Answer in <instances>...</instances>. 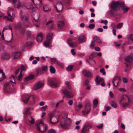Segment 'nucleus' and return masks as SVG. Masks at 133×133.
<instances>
[{
	"label": "nucleus",
	"mask_w": 133,
	"mask_h": 133,
	"mask_svg": "<svg viewBox=\"0 0 133 133\" xmlns=\"http://www.w3.org/2000/svg\"><path fill=\"white\" fill-rule=\"evenodd\" d=\"M39 16L37 13H36L34 17V19L36 22H37L39 18Z\"/></svg>",
	"instance_id": "a19ab883"
},
{
	"label": "nucleus",
	"mask_w": 133,
	"mask_h": 133,
	"mask_svg": "<svg viewBox=\"0 0 133 133\" xmlns=\"http://www.w3.org/2000/svg\"><path fill=\"white\" fill-rule=\"evenodd\" d=\"M123 5V2L119 3L118 1L112 2L111 5V9L114 10H118L121 6Z\"/></svg>",
	"instance_id": "20e7f679"
},
{
	"label": "nucleus",
	"mask_w": 133,
	"mask_h": 133,
	"mask_svg": "<svg viewBox=\"0 0 133 133\" xmlns=\"http://www.w3.org/2000/svg\"><path fill=\"white\" fill-rule=\"evenodd\" d=\"M72 68V66L71 65H69L66 68V70L69 71H70L71 70Z\"/></svg>",
	"instance_id": "5fc2aeb1"
},
{
	"label": "nucleus",
	"mask_w": 133,
	"mask_h": 133,
	"mask_svg": "<svg viewBox=\"0 0 133 133\" xmlns=\"http://www.w3.org/2000/svg\"><path fill=\"white\" fill-rule=\"evenodd\" d=\"M87 61L88 62L89 64L91 65H94L96 64V62L95 61L92 59H89L87 60Z\"/></svg>",
	"instance_id": "473e14b6"
},
{
	"label": "nucleus",
	"mask_w": 133,
	"mask_h": 133,
	"mask_svg": "<svg viewBox=\"0 0 133 133\" xmlns=\"http://www.w3.org/2000/svg\"><path fill=\"white\" fill-rule=\"evenodd\" d=\"M95 27V25L94 24H89L88 26V27L91 29H94Z\"/></svg>",
	"instance_id": "de8ad7c7"
},
{
	"label": "nucleus",
	"mask_w": 133,
	"mask_h": 133,
	"mask_svg": "<svg viewBox=\"0 0 133 133\" xmlns=\"http://www.w3.org/2000/svg\"><path fill=\"white\" fill-rule=\"evenodd\" d=\"M34 76L33 75H31L28 76L26 77L24 79V81H26L30 80H31L34 78Z\"/></svg>",
	"instance_id": "bb28decb"
},
{
	"label": "nucleus",
	"mask_w": 133,
	"mask_h": 133,
	"mask_svg": "<svg viewBox=\"0 0 133 133\" xmlns=\"http://www.w3.org/2000/svg\"><path fill=\"white\" fill-rule=\"evenodd\" d=\"M95 42L94 41H92L90 45V47L91 48H93L95 45Z\"/></svg>",
	"instance_id": "603ef678"
},
{
	"label": "nucleus",
	"mask_w": 133,
	"mask_h": 133,
	"mask_svg": "<svg viewBox=\"0 0 133 133\" xmlns=\"http://www.w3.org/2000/svg\"><path fill=\"white\" fill-rule=\"evenodd\" d=\"M14 59L17 58L21 55V53L20 52H15L14 53Z\"/></svg>",
	"instance_id": "393cba45"
},
{
	"label": "nucleus",
	"mask_w": 133,
	"mask_h": 133,
	"mask_svg": "<svg viewBox=\"0 0 133 133\" xmlns=\"http://www.w3.org/2000/svg\"><path fill=\"white\" fill-rule=\"evenodd\" d=\"M28 120L31 124H33L34 123L35 121L33 118L31 116L30 117V119H29Z\"/></svg>",
	"instance_id": "c03bdc74"
},
{
	"label": "nucleus",
	"mask_w": 133,
	"mask_h": 133,
	"mask_svg": "<svg viewBox=\"0 0 133 133\" xmlns=\"http://www.w3.org/2000/svg\"><path fill=\"white\" fill-rule=\"evenodd\" d=\"M129 39L132 41H133V34H130L129 36Z\"/></svg>",
	"instance_id": "4d7b16f0"
},
{
	"label": "nucleus",
	"mask_w": 133,
	"mask_h": 133,
	"mask_svg": "<svg viewBox=\"0 0 133 133\" xmlns=\"http://www.w3.org/2000/svg\"><path fill=\"white\" fill-rule=\"evenodd\" d=\"M68 44L71 47H74L76 46L77 42L76 41H72V39L71 38H69L68 40Z\"/></svg>",
	"instance_id": "f8f14e48"
},
{
	"label": "nucleus",
	"mask_w": 133,
	"mask_h": 133,
	"mask_svg": "<svg viewBox=\"0 0 133 133\" xmlns=\"http://www.w3.org/2000/svg\"><path fill=\"white\" fill-rule=\"evenodd\" d=\"M55 7L58 12H60L62 11L63 10V5L62 3L59 1H57L56 5H55Z\"/></svg>",
	"instance_id": "9b49d317"
},
{
	"label": "nucleus",
	"mask_w": 133,
	"mask_h": 133,
	"mask_svg": "<svg viewBox=\"0 0 133 133\" xmlns=\"http://www.w3.org/2000/svg\"><path fill=\"white\" fill-rule=\"evenodd\" d=\"M22 71H21L20 73L18 76V78L17 79L18 81H20L22 78Z\"/></svg>",
	"instance_id": "bf43d9fd"
},
{
	"label": "nucleus",
	"mask_w": 133,
	"mask_h": 133,
	"mask_svg": "<svg viewBox=\"0 0 133 133\" xmlns=\"http://www.w3.org/2000/svg\"><path fill=\"white\" fill-rule=\"evenodd\" d=\"M44 85V82L39 81L36 83L33 87L34 90H36L42 88Z\"/></svg>",
	"instance_id": "9d476101"
},
{
	"label": "nucleus",
	"mask_w": 133,
	"mask_h": 133,
	"mask_svg": "<svg viewBox=\"0 0 133 133\" xmlns=\"http://www.w3.org/2000/svg\"><path fill=\"white\" fill-rule=\"evenodd\" d=\"M101 23H104L105 25H107L108 24V21L107 20H102L101 21Z\"/></svg>",
	"instance_id": "13d9d810"
},
{
	"label": "nucleus",
	"mask_w": 133,
	"mask_h": 133,
	"mask_svg": "<svg viewBox=\"0 0 133 133\" xmlns=\"http://www.w3.org/2000/svg\"><path fill=\"white\" fill-rule=\"evenodd\" d=\"M50 60L51 64H54L56 61L57 59L56 58H51Z\"/></svg>",
	"instance_id": "a18cd8bd"
},
{
	"label": "nucleus",
	"mask_w": 133,
	"mask_h": 133,
	"mask_svg": "<svg viewBox=\"0 0 133 133\" xmlns=\"http://www.w3.org/2000/svg\"><path fill=\"white\" fill-rule=\"evenodd\" d=\"M26 35L28 37H30L31 35V31H27L26 32Z\"/></svg>",
	"instance_id": "0e129e2a"
},
{
	"label": "nucleus",
	"mask_w": 133,
	"mask_h": 133,
	"mask_svg": "<svg viewBox=\"0 0 133 133\" xmlns=\"http://www.w3.org/2000/svg\"><path fill=\"white\" fill-rule=\"evenodd\" d=\"M8 28H6V27L4 28L2 32H3L5 30H7V29H8L10 30H11V32H12L11 35H12V28L11 27H10L9 25H8Z\"/></svg>",
	"instance_id": "58836bf2"
},
{
	"label": "nucleus",
	"mask_w": 133,
	"mask_h": 133,
	"mask_svg": "<svg viewBox=\"0 0 133 133\" xmlns=\"http://www.w3.org/2000/svg\"><path fill=\"white\" fill-rule=\"evenodd\" d=\"M54 117V114L53 113H51L50 114V122L52 124H55L56 123V122H54L52 121V118Z\"/></svg>",
	"instance_id": "c85d7f7f"
},
{
	"label": "nucleus",
	"mask_w": 133,
	"mask_h": 133,
	"mask_svg": "<svg viewBox=\"0 0 133 133\" xmlns=\"http://www.w3.org/2000/svg\"><path fill=\"white\" fill-rule=\"evenodd\" d=\"M121 7L122 8V10L124 13H125L127 12L129 9V8L126 7L124 5V3L123 2V5L121 6Z\"/></svg>",
	"instance_id": "7c9ffc66"
},
{
	"label": "nucleus",
	"mask_w": 133,
	"mask_h": 133,
	"mask_svg": "<svg viewBox=\"0 0 133 133\" xmlns=\"http://www.w3.org/2000/svg\"><path fill=\"white\" fill-rule=\"evenodd\" d=\"M43 39V34L40 33L38 35L36 38V41L37 42H39L42 41Z\"/></svg>",
	"instance_id": "412c9836"
},
{
	"label": "nucleus",
	"mask_w": 133,
	"mask_h": 133,
	"mask_svg": "<svg viewBox=\"0 0 133 133\" xmlns=\"http://www.w3.org/2000/svg\"><path fill=\"white\" fill-rule=\"evenodd\" d=\"M5 76L3 73V70L2 69L0 70V82H1L5 78Z\"/></svg>",
	"instance_id": "5701e85b"
},
{
	"label": "nucleus",
	"mask_w": 133,
	"mask_h": 133,
	"mask_svg": "<svg viewBox=\"0 0 133 133\" xmlns=\"http://www.w3.org/2000/svg\"><path fill=\"white\" fill-rule=\"evenodd\" d=\"M58 26L59 29L62 28L64 25V23L63 21H60L58 22Z\"/></svg>",
	"instance_id": "a878e982"
},
{
	"label": "nucleus",
	"mask_w": 133,
	"mask_h": 133,
	"mask_svg": "<svg viewBox=\"0 0 133 133\" xmlns=\"http://www.w3.org/2000/svg\"><path fill=\"white\" fill-rule=\"evenodd\" d=\"M83 74L84 76L88 77H90L91 76V73L87 70H84L83 71Z\"/></svg>",
	"instance_id": "4be33fe9"
},
{
	"label": "nucleus",
	"mask_w": 133,
	"mask_h": 133,
	"mask_svg": "<svg viewBox=\"0 0 133 133\" xmlns=\"http://www.w3.org/2000/svg\"><path fill=\"white\" fill-rule=\"evenodd\" d=\"M93 39L95 41L99 43L100 44L102 43V42L101 41L100 38L98 37H95L93 38Z\"/></svg>",
	"instance_id": "cd10ccee"
},
{
	"label": "nucleus",
	"mask_w": 133,
	"mask_h": 133,
	"mask_svg": "<svg viewBox=\"0 0 133 133\" xmlns=\"http://www.w3.org/2000/svg\"><path fill=\"white\" fill-rule=\"evenodd\" d=\"M34 3V5H37L36 6H35V7H32L33 6L32 5L30 4L29 6H28L26 7L27 9H30L32 8V11H35L37 10V8H38V6L40 7L41 6L42 4L41 3L42 0H31Z\"/></svg>",
	"instance_id": "f03ea898"
},
{
	"label": "nucleus",
	"mask_w": 133,
	"mask_h": 133,
	"mask_svg": "<svg viewBox=\"0 0 133 133\" xmlns=\"http://www.w3.org/2000/svg\"><path fill=\"white\" fill-rule=\"evenodd\" d=\"M67 1L65 2H64L66 5H69L70 4V3L71 2V0H66Z\"/></svg>",
	"instance_id": "3c124183"
},
{
	"label": "nucleus",
	"mask_w": 133,
	"mask_h": 133,
	"mask_svg": "<svg viewBox=\"0 0 133 133\" xmlns=\"http://www.w3.org/2000/svg\"><path fill=\"white\" fill-rule=\"evenodd\" d=\"M95 81L96 84L98 85L100 84V82H104V80L103 78H101L99 76H98L96 77Z\"/></svg>",
	"instance_id": "f3484780"
},
{
	"label": "nucleus",
	"mask_w": 133,
	"mask_h": 133,
	"mask_svg": "<svg viewBox=\"0 0 133 133\" xmlns=\"http://www.w3.org/2000/svg\"><path fill=\"white\" fill-rule=\"evenodd\" d=\"M86 39V37L85 36H81L78 37V41L79 43L84 42Z\"/></svg>",
	"instance_id": "a211bd4d"
},
{
	"label": "nucleus",
	"mask_w": 133,
	"mask_h": 133,
	"mask_svg": "<svg viewBox=\"0 0 133 133\" xmlns=\"http://www.w3.org/2000/svg\"><path fill=\"white\" fill-rule=\"evenodd\" d=\"M64 120V123L61 124V126L63 128H65L71 122L70 119L68 117V115H66L63 117Z\"/></svg>",
	"instance_id": "6e6552de"
},
{
	"label": "nucleus",
	"mask_w": 133,
	"mask_h": 133,
	"mask_svg": "<svg viewBox=\"0 0 133 133\" xmlns=\"http://www.w3.org/2000/svg\"><path fill=\"white\" fill-rule=\"evenodd\" d=\"M47 107V105H45V106L42 107L41 109V111H44L45 110L46 108Z\"/></svg>",
	"instance_id": "864d4df0"
},
{
	"label": "nucleus",
	"mask_w": 133,
	"mask_h": 133,
	"mask_svg": "<svg viewBox=\"0 0 133 133\" xmlns=\"http://www.w3.org/2000/svg\"><path fill=\"white\" fill-rule=\"evenodd\" d=\"M123 24V23H118L117 25V28L118 29H120L122 26Z\"/></svg>",
	"instance_id": "09e8293b"
},
{
	"label": "nucleus",
	"mask_w": 133,
	"mask_h": 133,
	"mask_svg": "<svg viewBox=\"0 0 133 133\" xmlns=\"http://www.w3.org/2000/svg\"><path fill=\"white\" fill-rule=\"evenodd\" d=\"M96 52H93L91 53L89 56V58L90 59H92L93 58L96 57Z\"/></svg>",
	"instance_id": "72a5a7b5"
},
{
	"label": "nucleus",
	"mask_w": 133,
	"mask_h": 133,
	"mask_svg": "<svg viewBox=\"0 0 133 133\" xmlns=\"http://www.w3.org/2000/svg\"><path fill=\"white\" fill-rule=\"evenodd\" d=\"M43 9L44 11L45 12L49 11L51 10L50 8L47 5H45L44 6H43Z\"/></svg>",
	"instance_id": "2f4dec72"
},
{
	"label": "nucleus",
	"mask_w": 133,
	"mask_h": 133,
	"mask_svg": "<svg viewBox=\"0 0 133 133\" xmlns=\"http://www.w3.org/2000/svg\"><path fill=\"white\" fill-rule=\"evenodd\" d=\"M89 83V81L88 80H86L84 81L83 82V84L84 85H88Z\"/></svg>",
	"instance_id": "052dcab7"
},
{
	"label": "nucleus",
	"mask_w": 133,
	"mask_h": 133,
	"mask_svg": "<svg viewBox=\"0 0 133 133\" xmlns=\"http://www.w3.org/2000/svg\"><path fill=\"white\" fill-rule=\"evenodd\" d=\"M120 79V78L118 76H116L114 78L112 81V83L114 86H116L115 83L117 81H119Z\"/></svg>",
	"instance_id": "c756f323"
},
{
	"label": "nucleus",
	"mask_w": 133,
	"mask_h": 133,
	"mask_svg": "<svg viewBox=\"0 0 133 133\" xmlns=\"http://www.w3.org/2000/svg\"><path fill=\"white\" fill-rule=\"evenodd\" d=\"M19 69L18 68L17 69L15 72V75L16 76L18 73V72L19 71Z\"/></svg>",
	"instance_id": "69168bd1"
},
{
	"label": "nucleus",
	"mask_w": 133,
	"mask_h": 133,
	"mask_svg": "<svg viewBox=\"0 0 133 133\" xmlns=\"http://www.w3.org/2000/svg\"><path fill=\"white\" fill-rule=\"evenodd\" d=\"M32 44V43L30 41L26 42L24 44V46L25 47H27L31 45Z\"/></svg>",
	"instance_id": "49530a36"
},
{
	"label": "nucleus",
	"mask_w": 133,
	"mask_h": 133,
	"mask_svg": "<svg viewBox=\"0 0 133 133\" xmlns=\"http://www.w3.org/2000/svg\"><path fill=\"white\" fill-rule=\"evenodd\" d=\"M62 93L65 95V96L68 98H71L74 96V95L71 92L69 91L66 89L62 90Z\"/></svg>",
	"instance_id": "1a4fd4ad"
},
{
	"label": "nucleus",
	"mask_w": 133,
	"mask_h": 133,
	"mask_svg": "<svg viewBox=\"0 0 133 133\" xmlns=\"http://www.w3.org/2000/svg\"><path fill=\"white\" fill-rule=\"evenodd\" d=\"M98 103V101L97 99H95L93 101V103L94 105L93 107L94 108H96L97 106Z\"/></svg>",
	"instance_id": "f704fd0d"
},
{
	"label": "nucleus",
	"mask_w": 133,
	"mask_h": 133,
	"mask_svg": "<svg viewBox=\"0 0 133 133\" xmlns=\"http://www.w3.org/2000/svg\"><path fill=\"white\" fill-rule=\"evenodd\" d=\"M100 72L102 73L103 75H105V74L106 73L104 68L101 69L100 70Z\"/></svg>",
	"instance_id": "6e6d98bb"
},
{
	"label": "nucleus",
	"mask_w": 133,
	"mask_h": 133,
	"mask_svg": "<svg viewBox=\"0 0 133 133\" xmlns=\"http://www.w3.org/2000/svg\"><path fill=\"white\" fill-rule=\"evenodd\" d=\"M22 101L25 104H26L28 101L30 104H34L35 103L34 99L32 96H26L24 98V99L22 100Z\"/></svg>",
	"instance_id": "423d86ee"
},
{
	"label": "nucleus",
	"mask_w": 133,
	"mask_h": 133,
	"mask_svg": "<svg viewBox=\"0 0 133 133\" xmlns=\"http://www.w3.org/2000/svg\"><path fill=\"white\" fill-rule=\"evenodd\" d=\"M48 133H56L55 131L53 129H51L49 131Z\"/></svg>",
	"instance_id": "680f3d73"
},
{
	"label": "nucleus",
	"mask_w": 133,
	"mask_h": 133,
	"mask_svg": "<svg viewBox=\"0 0 133 133\" xmlns=\"http://www.w3.org/2000/svg\"><path fill=\"white\" fill-rule=\"evenodd\" d=\"M85 54L84 53H80L77 54L78 56L80 57H82L85 56Z\"/></svg>",
	"instance_id": "8fccbe9b"
},
{
	"label": "nucleus",
	"mask_w": 133,
	"mask_h": 133,
	"mask_svg": "<svg viewBox=\"0 0 133 133\" xmlns=\"http://www.w3.org/2000/svg\"><path fill=\"white\" fill-rule=\"evenodd\" d=\"M52 34L51 33H48L46 35V40L45 41L44 44L45 46H48L51 43L52 39Z\"/></svg>",
	"instance_id": "0eeeda50"
},
{
	"label": "nucleus",
	"mask_w": 133,
	"mask_h": 133,
	"mask_svg": "<svg viewBox=\"0 0 133 133\" xmlns=\"http://www.w3.org/2000/svg\"><path fill=\"white\" fill-rule=\"evenodd\" d=\"M85 110L82 111V113L84 114H88L90 111L91 107L90 105L89 104H86L85 106Z\"/></svg>",
	"instance_id": "4468645a"
},
{
	"label": "nucleus",
	"mask_w": 133,
	"mask_h": 133,
	"mask_svg": "<svg viewBox=\"0 0 133 133\" xmlns=\"http://www.w3.org/2000/svg\"><path fill=\"white\" fill-rule=\"evenodd\" d=\"M65 83L66 87L68 89H70L71 88V87L68 82V81H65Z\"/></svg>",
	"instance_id": "79ce46f5"
},
{
	"label": "nucleus",
	"mask_w": 133,
	"mask_h": 133,
	"mask_svg": "<svg viewBox=\"0 0 133 133\" xmlns=\"http://www.w3.org/2000/svg\"><path fill=\"white\" fill-rule=\"evenodd\" d=\"M37 122L36 125L37 130L42 133L45 131L47 129V125L43 123L41 120H38Z\"/></svg>",
	"instance_id": "f257e3e1"
},
{
	"label": "nucleus",
	"mask_w": 133,
	"mask_h": 133,
	"mask_svg": "<svg viewBox=\"0 0 133 133\" xmlns=\"http://www.w3.org/2000/svg\"><path fill=\"white\" fill-rule=\"evenodd\" d=\"M125 60L128 63H131L133 61V56L130 55L127 56L125 58Z\"/></svg>",
	"instance_id": "6ab92c4d"
},
{
	"label": "nucleus",
	"mask_w": 133,
	"mask_h": 133,
	"mask_svg": "<svg viewBox=\"0 0 133 133\" xmlns=\"http://www.w3.org/2000/svg\"><path fill=\"white\" fill-rule=\"evenodd\" d=\"M13 9L10 7L8 8V15L10 16L11 18L14 19L15 15L13 14Z\"/></svg>",
	"instance_id": "2eb2a0df"
},
{
	"label": "nucleus",
	"mask_w": 133,
	"mask_h": 133,
	"mask_svg": "<svg viewBox=\"0 0 133 133\" xmlns=\"http://www.w3.org/2000/svg\"><path fill=\"white\" fill-rule=\"evenodd\" d=\"M73 103V101L72 100H70L68 102V104L70 105H72Z\"/></svg>",
	"instance_id": "774afa93"
},
{
	"label": "nucleus",
	"mask_w": 133,
	"mask_h": 133,
	"mask_svg": "<svg viewBox=\"0 0 133 133\" xmlns=\"http://www.w3.org/2000/svg\"><path fill=\"white\" fill-rule=\"evenodd\" d=\"M50 72L52 73H54L55 72V70L53 67L51 65L50 66Z\"/></svg>",
	"instance_id": "37998d69"
},
{
	"label": "nucleus",
	"mask_w": 133,
	"mask_h": 133,
	"mask_svg": "<svg viewBox=\"0 0 133 133\" xmlns=\"http://www.w3.org/2000/svg\"><path fill=\"white\" fill-rule=\"evenodd\" d=\"M128 102L127 103L124 102L122 103L121 105L124 107H125L126 106H128L130 104V100L129 98L128 97Z\"/></svg>",
	"instance_id": "4c0bfd02"
},
{
	"label": "nucleus",
	"mask_w": 133,
	"mask_h": 133,
	"mask_svg": "<svg viewBox=\"0 0 133 133\" xmlns=\"http://www.w3.org/2000/svg\"><path fill=\"white\" fill-rule=\"evenodd\" d=\"M10 56L7 52H5L2 54L1 56V58L4 60L9 59H10Z\"/></svg>",
	"instance_id": "dca6fc26"
},
{
	"label": "nucleus",
	"mask_w": 133,
	"mask_h": 133,
	"mask_svg": "<svg viewBox=\"0 0 133 133\" xmlns=\"http://www.w3.org/2000/svg\"><path fill=\"white\" fill-rule=\"evenodd\" d=\"M42 69L45 71H46L47 70V67L46 66H43L42 67Z\"/></svg>",
	"instance_id": "e2e57ef3"
},
{
	"label": "nucleus",
	"mask_w": 133,
	"mask_h": 133,
	"mask_svg": "<svg viewBox=\"0 0 133 133\" xmlns=\"http://www.w3.org/2000/svg\"><path fill=\"white\" fill-rule=\"evenodd\" d=\"M10 82L16 83V82L15 80V77L14 75H12L10 78Z\"/></svg>",
	"instance_id": "c9c22d12"
},
{
	"label": "nucleus",
	"mask_w": 133,
	"mask_h": 133,
	"mask_svg": "<svg viewBox=\"0 0 133 133\" xmlns=\"http://www.w3.org/2000/svg\"><path fill=\"white\" fill-rule=\"evenodd\" d=\"M110 104L111 106L114 108H116L117 107L116 104L114 101H111L110 102Z\"/></svg>",
	"instance_id": "ea45409f"
},
{
	"label": "nucleus",
	"mask_w": 133,
	"mask_h": 133,
	"mask_svg": "<svg viewBox=\"0 0 133 133\" xmlns=\"http://www.w3.org/2000/svg\"><path fill=\"white\" fill-rule=\"evenodd\" d=\"M43 72L42 70L40 68H38L37 70L36 74L37 75H39L42 74Z\"/></svg>",
	"instance_id": "e433bc0d"
},
{
	"label": "nucleus",
	"mask_w": 133,
	"mask_h": 133,
	"mask_svg": "<svg viewBox=\"0 0 133 133\" xmlns=\"http://www.w3.org/2000/svg\"><path fill=\"white\" fill-rule=\"evenodd\" d=\"M92 127V126L89 124L85 125L83 127L81 131L82 133H85L87 131H89V129Z\"/></svg>",
	"instance_id": "ddd939ff"
},
{
	"label": "nucleus",
	"mask_w": 133,
	"mask_h": 133,
	"mask_svg": "<svg viewBox=\"0 0 133 133\" xmlns=\"http://www.w3.org/2000/svg\"><path fill=\"white\" fill-rule=\"evenodd\" d=\"M17 28L21 32V33H23L24 32L25 30L22 28V25L21 24H19L17 25Z\"/></svg>",
	"instance_id": "b1692460"
},
{
	"label": "nucleus",
	"mask_w": 133,
	"mask_h": 133,
	"mask_svg": "<svg viewBox=\"0 0 133 133\" xmlns=\"http://www.w3.org/2000/svg\"><path fill=\"white\" fill-rule=\"evenodd\" d=\"M20 17L22 21L24 23H26L28 24H29L28 21L29 16L28 13L24 14L22 11H21L20 13Z\"/></svg>",
	"instance_id": "7ed1b4c3"
},
{
	"label": "nucleus",
	"mask_w": 133,
	"mask_h": 133,
	"mask_svg": "<svg viewBox=\"0 0 133 133\" xmlns=\"http://www.w3.org/2000/svg\"><path fill=\"white\" fill-rule=\"evenodd\" d=\"M75 49H72L71 50V52L73 55H75L76 54V52H75Z\"/></svg>",
	"instance_id": "338daca9"
},
{
	"label": "nucleus",
	"mask_w": 133,
	"mask_h": 133,
	"mask_svg": "<svg viewBox=\"0 0 133 133\" xmlns=\"http://www.w3.org/2000/svg\"><path fill=\"white\" fill-rule=\"evenodd\" d=\"M10 82H6L4 83V91L6 92H10L11 91L10 90L9 87H8L9 84Z\"/></svg>",
	"instance_id": "aec40b11"
},
{
	"label": "nucleus",
	"mask_w": 133,
	"mask_h": 133,
	"mask_svg": "<svg viewBox=\"0 0 133 133\" xmlns=\"http://www.w3.org/2000/svg\"><path fill=\"white\" fill-rule=\"evenodd\" d=\"M49 82L52 87L55 88L59 86L61 82L59 79L54 78L49 81Z\"/></svg>",
	"instance_id": "39448f33"
}]
</instances>
